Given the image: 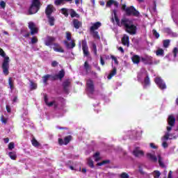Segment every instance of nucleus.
<instances>
[{
	"instance_id": "obj_1",
	"label": "nucleus",
	"mask_w": 178,
	"mask_h": 178,
	"mask_svg": "<svg viewBox=\"0 0 178 178\" xmlns=\"http://www.w3.org/2000/svg\"><path fill=\"white\" fill-rule=\"evenodd\" d=\"M122 24L126 33H128L131 35L137 34V26L133 24V21L127 18L126 20L122 21Z\"/></svg>"
},
{
	"instance_id": "obj_2",
	"label": "nucleus",
	"mask_w": 178,
	"mask_h": 178,
	"mask_svg": "<svg viewBox=\"0 0 178 178\" xmlns=\"http://www.w3.org/2000/svg\"><path fill=\"white\" fill-rule=\"evenodd\" d=\"M0 56L4 58L3 63L1 65V68L3 70V73L4 76L9 75V56H6V53L3 51L2 48H0Z\"/></svg>"
},
{
	"instance_id": "obj_3",
	"label": "nucleus",
	"mask_w": 178,
	"mask_h": 178,
	"mask_svg": "<svg viewBox=\"0 0 178 178\" xmlns=\"http://www.w3.org/2000/svg\"><path fill=\"white\" fill-rule=\"evenodd\" d=\"M121 9L125 12L127 16H134V17L140 16V12L133 6L127 7L126 4H122Z\"/></svg>"
},
{
	"instance_id": "obj_4",
	"label": "nucleus",
	"mask_w": 178,
	"mask_h": 178,
	"mask_svg": "<svg viewBox=\"0 0 178 178\" xmlns=\"http://www.w3.org/2000/svg\"><path fill=\"white\" fill-rule=\"evenodd\" d=\"M41 9L40 0H31V6L29 8V15H34Z\"/></svg>"
},
{
	"instance_id": "obj_5",
	"label": "nucleus",
	"mask_w": 178,
	"mask_h": 178,
	"mask_svg": "<svg viewBox=\"0 0 178 178\" xmlns=\"http://www.w3.org/2000/svg\"><path fill=\"white\" fill-rule=\"evenodd\" d=\"M86 90L91 95L95 92V86L94 85V81L92 79H88L86 81Z\"/></svg>"
},
{
	"instance_id": "obj_6",
	"label": "nucleus",
	"mask_w": 178,
	"mask_h": 178,
	"mask_svg": "<svg viewBox=\"0 0 178 178\" xmlns=\"http://www.w3.org/2000/svg\"><path fill=\"white\" fill-rule=\"evenodd\" d=\"M154 83L158 86L160 90H166V83H164L163 79L161 77H156L154 79Z\"/></svg>"
},
{
	"instance_id": "obj_7",
	"label": "nucleus",
	"mask_w": 178,
	"mask_h": 178,
	"mask_svg": "<svg viewBox=\"0 0 178 178\" xmlns=\"http://www.w3.org/2000/svg\"><path fill=\"white\" fill-rule=\"evenodd\" d=\"M82 51L83 56L88 57L90 56V51L88 50V45L87 44V40H83L81 41Z\"/></svg>"
},
{
	"instance_id": "obj_8",
	"label": "nucleus",
	"mask_w": 178,
	"mask_h": 178,
	"mask_svg": "<svg viewBox=\"0 0 178 178\" xmlns=\"http://www.w3.org/2000/svg\"><path fill=\"white\" fill-rule=\"evenodd\" d=\"M73 140V136L71 135L67 136L64 138V139L58 138V144L60 145H67L70 141Z\"/></svg>"
},
{
	"instance_id": "obj_9",
	"label": "nucleus",
	"mask_w": 178,
	"mask_h": 178,
	"mask_svg": "<svg viewBox=\"0 0 178 178\" xmlns=\"http://www.w3.org/2000/svg\"><path fill=\"white\" fill-rule=\"evenodd\" d=\"M113 13L114 15V19L115 20V22L117 23V25L119 27H122L123 26V21L124 20L126 21L127 18L124 17L121 19V22H120V20L119 19V17H118V10H113Z\"/></svg>"
},
{
	"instance_id": "obj_10",
	"label": "nucleus",
	"mask_w": 178,
	"mask_h": 178,
	"mask_svg": "<svg viewBox=\"0 0 178 178\" xmlns=\"http://www.w3.org/2000/svg\"><path fill=\"white\" fill-rule=\"evenodd\" d=\"M141 62L144 63V65H154V59L152 56H146L145 57H141Z\"/></svg>"
},
{
	"instance_id": "obj_11",
	"label": "nucleus",
	"mask_w": 178,
	"mask_h": 178,
	"mask_svg": "<svg viewBox=\"0 0 178 178\" xmlns=\"http://www.w3.org/2000/svg\"><path fill=\"white\" fill-rule=\"evenodd\" d=\"M29 29L31 30V35H34L38 33V29L35 27V24L33 22L29 23Z\"/></svg>"
},
{
	"instance_id": "obj_12",
	"label": "nucleus",
	"mask_w": 178,
	"mask_h": 178,
	"mask_svg": "<svg viewBox=\"0 0 178 178\" xmlns=\"http://www.w3.org/2000/svg\"><path fill=\"white\" fill-rule=\"evenodd\" d=\"M72 84V81H70V79H66L63 83V88L64 92L65 94H69V87H70V85Z\"/></svg>"
},
{
	"instance_id": "obj_13",
	"label": "nucleus",
	"mask_w": 178,
	"mask_h": 178,
	"mask_svg": "<svg viewBox=\"0 0 178 178\" xmlns=\"http://www.w3.org/2000/svg\"><path fill=\"white\" fill-rule=\"evenodd\" d=\"M54 41H56V38L54 36H47L46 40L44 41V44L47 47H51V45H54L55 43H54Z\"/></svg>"
},
{
	"instance_id": "obj_14",
	"label": "nucleus",
	"mask_w": 178,
	"mask_h": 178,
	"mask_svg": "<svg viewBox=\"0 0 178 178\" xmlns=\"http://www.w3.org/2000/svg\"><path fill=\"white\" fill-rule=\"evenodd\" d=\"M55 10V7L52 4L47 5V8H45V15L46 16H51L52 13H54Z\"/></svg>"
},
{
	"instance_id": "obj_15",
	"label": "nucleus",
	"mask_w": 178,
	"mask_h": 178,
	"mask_svg": "<svg viewBox=\"0 0 178 178\" xmlns=\"http://www.w3.org/2000/svg\"><path fill=\"white\" fill-rule=\"evenodd\" d=\"M122 45L130 47V38L129 35L124 34L121 39Z\"/></svg>"
},
{
	"instance_id": "obj_16",
	"label": "nucleus",
	"mask_w": 178,
	"mask_h": 178,
	"mask_svg": "<svg viewBox=\"0 0 178 178\" xmlns=\"http://www.w3.org/2000/svg\"><path fill=\"white\" fill-rule=\"evenodd\" d=\"M140 147H136L133 151V155L136 158H140V156H144V151L140 150Z\"/></svg>"
},
{
	"instance_id": "obj_17",
	"label": "nucleus",
	"mask_w": 178,
	"mask_h": 178,
	"mask_svg": "<svg viewBox=\"0 0 178 178\" xmlns=\"http://www.w3.org/2000/svg\"><path fill=\"white\" fill-rule=\"evenodd\" d=\"M64 44L67 49H73L76 47V42L74 40H72L70 42L67 40L64 41Z\"/></svg>"
},
{
	"instance_id": "obj_18",
	"label": "nucleus",
	"mask_w": 178,
	"mask_h": 178,
	"mask_svg": "<svg viewBox=\"0 0 178 178\" xmlns=\"http://www.w3.org/2000/svg\"><path fill=\"white\" fill-rule=\"evenodd\" d=\"M101 26H102V24L100 22H97L92 24L90 28V31H95L96 30H98Z\"/></svg>"
},
{
	"instance_id": "obj_19",
	"label": "nucleus",
	"mask_w": 178,
	"mask_h": 178,
	"mask_svg": "<svg viewBox=\"0 0 178 178\" xmlns=\"http://www.w3.org/2000/svg\"><path fill=\"white\" fill-rule=\"evenodd\" d=\"M168 123L169 126L173 127L175 126V123H176V118L173 115H169L168 119Z\"/></svg>"
},
{
	"instance_id": "obj_20",
	"label": "nucleus",
	"mask_w": 178,
	"mask_h": 178,
	"mask_svg": "<svg viewBox=\"0 0 178 178\" xmlns=\"http://www.w3.org/2000/svg\"><path fill=\"white\" fill-rule=\"evenodd\" d=\"M54 47H53V49L55 51V52H60L61 54L65 52V50L59 45V44L54 43Z\"/></svg>"
},
{
	"instance_id": "obj_21",
	"label": "nucleus",
	"mask_w": 178,
	"mask_h": 178,
	"mask_svg": "<svg viewBox=\"0 0 178 178\" xmlns=\"http://www.w3.org/2000/svg\"><path fill=\"white\" fill-rule=\"evenodd\" d=\"M131 60L134 65H138L141 60L140 56L135 54L131 57Z\"/></svg>"
},
{
	"instance_id": "obj_22",
	"label": "nucleus",
	"mask_w": 178,
	"mask_h": 178,
	"mask_svg": "<svg viewBox=\"0 0 178 178\" xmlns=\"http://www.w3.org/2000/svg\"><path fill=\"white\" fill-rule=\"evenodd\" d=\"M72 23L74 29H76V30H79V29H80V27H81L82 26L81 22L79 21V19H74Z\"/></svg>"
},
{
	"instance_id": "obj_23",
	"label": "nucleus",
	"mask_w": 178,
	"mask_h": 178,
	"mask_svg": "<svg viewBox=\"0 0 178 178\" xmlns=\"http://www.w3.org/2000/svg\"><path fill=\"white\" fill-rule=\"evenodd\" d=\"M72 0H55L54 4L56 6H59L60 5H65V3H66V2H70V3H72Z\"/></svg>"
},
{
	"instance_id": "obj_24",
	"label": "nucleus",
	"mask_w": 178,
	"mask_h": 178,
	"mask_svg": "<svg viewBox=\"0 0 178 178\" xmlns=\"http://www.w3.org/2000/svg\"><path fill=\"white\" fill-rule=\"evenodd\" d=\"M49 26H55V17L51 15L47 16Z\"/></svg>"
},
{
	"instance_id": "obj_25",
	"label": "nucleus",
	"mask_w": 178,
	"mask_h": 178,
	"mask_svg": "<svg viewBox=\"0 0 178 178\" xmlns=\"http://www.w3.org/2000/svg\"><path fill=\"white\" fill-rule=\"evenodd\" d=\"M147 156L148 159H150V161H152V162H157L158 158L156 156L151 153H147Z\"/></svg>"
},
{
	"instance_id": "obj_26",
	"label": "nucleus",
	"mask_w": 178,
	"mask_h": 178,
	"mask_svg": "<svg viewBox=\"0 0 178 178\" xmlns=\"http://www.w3.org/2000/svg\"><path fill=\"white\" fill-rule=\"evenodd\" d=\"M118 72V70L116 69V67H113V70L110 72V74L108 75L107 79L108 80H111V79H112L113 77V76H115L116 73Z\"/></svg>"
},
{
	"instance_id": "obj_27",
	"label": "nucleus",
	"mask_w": 178,
	"mask_h": 178,
	"mask_svg": "<svg viewBox=\"0 0 178 178\" xmlns=\"http://www.w3.org/2000/svg\"><path fill=\"white\" fill-rule=\"evenodd\" d=\"M91 34L92 35L93 38L95 40H101V36H99V33L97 31H90Z\"/></svg>"
},
{
	"instance_id": "obj_28",
	"label": "nucleus",
	"mask_w": 178,
	"mask_h": 178,
	"mask_svg": "<svg viewBox=\"0 0 178 178\" xmlns=\"http://www.w3.org/2000/svg\"><path fill=\"white\" fill-rule=\"evenodd\" d=\"M84 69L86 70V74H88L89 72L91 70V66L88 64V61H86L83 65Z\"/></svg>"
},
{
	"instance_id": "obj_29",
	"label": "nucleus",
	"mask_w": 178,
	"mask_h": 178,
	"mask_svg": "<svg viewBox=\"0 0 178 178\" xmlns=\"http://www.w3.org/2000/svg\"><path fill=\"white\" fill-rule=\"evenodd\" d=\"M57 78L59 79V80H62L63 77H65V70H61L59 71L58 74H56Z\"/></svg>"
},
{
	"instance_id": "obj_30",
	"label": "nucleus",
	"mask_w": 178,
	"mask_h": 178,
	"mask_svg": "<svg viewBox=\"0 0 178 178\" xmlns=\"http://www.w3.org/2000/svg\"><path fill=\"white\" fill-rule=\"evenodd\" d=\"M51 74H46L44 76H43L42 77V80H43V83L44 84H45L47 86V84H48V80H49V79H51Z\"/></svg>"
},
{
	"instance_id": "obj_31",
	"label": "nucleus",
	"mask_w": 178,
	"mask_h": 178,
	"mask_svg": "<svg viewBox=\"0 0 178 178\" xmlns=\"http://www.w3.org/2000/svg\"><path fill=\"white\" fill-rule=\"evenodd\" d=\"M144 88L148 87V86L151 84V82L149 81V76L148 75H147L146 77L144 79Z\"/></svg>"
},
{
	"instance_id": "obj_32",
	"label": "nucleus",
	"mask_w": 178,
	"mask_h": 178,
	"mask_svg": "<svg viewBox=\"0 0 178 178\" xmlns=\"http://www.w3.org/2000/svg\"><path fill=\"white\" fill-rule=\"evenodd\" d=\"M70 12L71 17H80V15L77 14V13H76V11L74 9H70Z\"/></svg>"
},
{
	"instance_id": "obj_33",
	"label": "nucleus",
	"mask_w": 178,
	"mask_h": 178,
	"mask_svg": "<svg viewBox=\"0 0 178 178\" xmlns=\"http://www.w3.org/2000/svg\"><path fill=\"white\" fill-rule=\"evenodd\" d=\"M31 144L35 147H40V142L34 137L31 140Z\"/></svg>"
},
{
	"instance_id": "obj_34",
	"label": "nucleus",
	"mask_w": 178,
	"mask_h": 178,
	"mask_svg": "<svg viewBox=\"0 0 178 178\" xmlns=\"http://www.w3.org/2000/svg\"><path fill=\"white\" fill-rule=\"evenodd\" d=\"M8 156H10V159L13 161H16V159L17 158V155H16L15 152H10L8 153Z\"/></svg>"
},
{
	"instance_id": "obj_35",
	"label": "nucleus",
	"mask_w": 178,
	"mask_h": 178,
	"mask_svg": "<svg viewBox=\"0 0 178 178\" xmlns=\"http://www.w3.org/2000/svg\"><path fill=\"white\" fill-rule=\"evenodd\" d=\"M8 86H10V90H13V88H15V85L13 83V78H12V77L8 78Z\"/></svg>"
},
{
	"instance_id": "obj_36",
	"label": "nucleus",
	"mask_w": 178,
	"mask_h": 178,
	"mask_svg": "<svg viewBox=\"0 0 178 178\" xmlns=\"http://www.w3.org/2000/svg\"><path fill=\"white\" fill-rule=\"evenodd\" d=\"M169 45H170V40H164L163 41V46L164 48H168Z\"/></svg>"
},
{
	"instance_id": "obj_37",
	"label": "nucleus",
	"mask_w": 178,
	"mask_h": 178,
	"mask_svg": "<svg viewBox=\"0 0 178 178\" xmlns=\"http://www.w3.org/2000/svg\"><path fill=\"white\" fill-rule=\"evenodd\" d=\"M111 163V160H104L102 162L97 163V166H102L103 165H108Z\"/></svg>"
},
{
	"instance_id": "obj_38",
	"label": "nucleus",
	"mask_w": 178,
	"mask_h": 178,
	"mask_svg": "<svg viewBox=\"0 0 178 178\" xmlns=\"http://www.w3.org/2000/svg\"><path fill=\"white\" fill-rule=\"evenodd\" d=\"M158 158H159V166H161V168H164L165 163H163V161H162V157L161 156V155H158Z\"/></svg>"
},
{
	"instance_id": "obj_39",
	"label": "nucleus",
	"mask_w": 178,
	"mask_h": 178,
	"mask_svg": "<svg viewBox=\"0 0 178 178\" xmlns=\"http://www.w3.org/2000/svg\"><path fill=\"white\" fill-rule=\"evenodd\" d=\"M163 54H165V51L162 49H159L156 51V55L157 56H163Z\"/></svg>"
},
{
	"instance_id": "obj_40",
	"label": "nucleus",
	"mask_w": 178,
	"mask_h": 178,
	"mask_svg": "<svg viewBox=\"0 0 178 178\" xmlns=\"http://www.w3.org/2000/svg\"><path fill=\"white\" fill-rule=\"evenodd\" d=\"M154 178H159L161 177V172L159 170H154L152 173Z\"/></svg>"
},
{
	"instance_id": "obj_41",
	"label": "nucleus",
	"mask_w": 178,
	"mask_h": 178,
	"mask_svg": "<svg viewBox=\"0 0 178 178\" xmlns=\"http://www.w3.org/2000/svg\"><path fill=\"white\" fill-rule=\"evenodd\" d=\"M30 83L31 91H33V90H37V83H34L33 81H30Z\"/></svg>"
},
{
	"instance_id": "obj_42",
	"label": "nucleus",
	"mask_w": 178,
	"mask_h": 178,
	"mask_svg": "<svg viewBox=\"0 0 178 178\" xmlns=\"http://www.w3.org/2000/svg\"><path fill=\"white\" fill-rule=\"evenodd\" d=\"M92 51L94 52V55L95 56H97V44L95 43L92 42Z\"/></svg>"
},
{
	"instance_id": "obj_43",
	"label": "nucleus",
	"mask_w": 178,
	"mask_h": 178,
	"mask_svg": "<svg viewBox=\"0 0 178 178\" xmlns=\"http://www.w3.org/2000/svg\"><path fill=\"white\" fill-rule=\"evenodd\" d=\"M67 8H61V13L67 17L69 16V13L67 12Z\"/></svg>"
},
{
	"instance_id": "obj_44",
	"label": "nucleus",
	"mask_w": 178,
	"mask_h": 178,
	"mask_svg": "<svg viewBox=\"0 0 178 178\" xmlns=\"http://www.w3.org/2000/svg\"><path fill=\"white\" fill-rule=\"evenodd\" d=\"M94 158H95V162H98V161L101 160V157H99V152H96L94 155H93Z\"/></svg>"
},
{
	"instance_id": "obj_45",
	"label": "nucleus",
	"mask_w": 178,
	"mask_h": 178,
	"mask_svg": "<svg viewBox=\"0 0 178 178\" xmlns=\"http://www.w3.org/2000/svg\"><path fill=\"white\" fill-rule=\"evenodd\" d=\"M88 166H90V168L93 169V168H94V161H92V159H88Z\"/></svg>"
},
{
	"instance_id": "obj_46",
	"label": "nucleus",
	"mask_w": 178,
	"mask_h": 178,
	"mask_svg": "<svg viewBox=\"0 0 178 178\" xmlns=\"http://www.w3.org/2000/svg\"><path fill=\"white\" fill-rule=\"evenodd\" d=\"M0 120L1 122H3L4 124H6L8 123V118H5L3 115H2L0 118Z\"/></svg>"
},
{
	"instance_id": "obj_47",
	"label": "nucleus",
	"mask_w": 178,
	"mask_h": 178,
	"mask_svg": "<svg viewBox=\"0 0 178 178\" xmlns=\"http://www.w3.org/2000/svg\"><path fill=\"white\" fill-rule=\"evenodd\" d=\"M66 38L67 41H72V33L70 32H66Z\"/></svg>"
},
{
	"instance_id": "obj_48",
	"label": "nucleus",
	"mask_w": 178,
	"mask_h": 178,
	"mask_svg": "<svg viewBox=\"0 0 178 178\" xmlns=\"http://www.w3.org/2000/svg\"><path fill=\"white\" fill-rule=\"evenodd\" d=\"M152 33H153V35H154V37H156V38H159L160 35H159V33H158V31H156V30L153 29V30H152Z\"/></svg>"
},
{
	"instance_id": "obj_49",
	"label": "nucleus",
	"mask_w": 178,
	"mask_h": 178,
	"mask_svg": "<svg viewBox=\"0 0 178 178\" xmlns=\"http://www.w3.org/2000/svg\"><path fill=\"white\" fill-rule=\"evenodd\" d=\"M31 44H37L38 42V38L37 37H33L31 40Z\"/></svg>"
},
{
	"instance_id": "obj_50",
	"label": "nucleus",
	"mask_w": 178,
	"mask_h": 178,
	"mask_svg": "<svg viewBox=\"0 0 178 178\" xmlns=\"http://www.w3.org/2000/svg\"><path fill=\"white\" fill-rule=\"evenodd\" d=\"M15 148V143L13 142H10L8 144V149H10V151H12V149H13Z\"/></svg>"
},
{
	"instance_id": "obj_51",
	"label": "nucleus",
	"mask_w": 178,
	"mask_h": 178,
	"mask_svg": "<svg viewBox=\"0 0 178 178\" xmlns=\"http://www.w3.org/2000/svg\"><path fill=\"white\" fill-rule=\"evenodd\" d=\"M172 54L174 55V58H176L177 56V54H178V49H177V47H175L173 49Z\"/></svg>"
},
{
	"instance_id": "obj_52",
	"label": "nucleus",
	"mask_w": 178,
	"mask_h": 178,
	"mask_svg": "<svg viewBox=\"0 0 178 178\" xmlns=\"http://www.w3.org/2000/svg\"><path fill=\"white\" fill-rule=\"evenodd\" d=\"M46 105H47V106H54V105L55 108L58 106V105L55 104V101L48 102Z\"/></svg>"
},
{
	"instance_id": "obj_53",
	"label": "nucleus",
	"mask_w": 178,
	"mask_h": 178,
	"mask_svg": "<svg viewBox=\"0 0 178 178\" xmlns=\"http://www.w3.org/2000/svg\"><path fill=\"white\" fill-rule=\"evenodd\" d=\"M120 178H129V174L126 173V172H122L120 175Z\"/></svg>"
},
{
	"instance_id": "obj_54",
	"label": "nucleus",
	"mask_w": 178,
	"mask_h": 178,
	"mask_svg": "<svg viewBox=\"0 0 178 178\" xmlns=\"http://www.w3.org/2000/svg\"><path fill=\"white\" fill-rule=\"evenodd\" d=\"M114 3V0H109L107 3H106V6L107 8H109V6H112V5H113Z\"/></svg>"
},
{
	"instance_id": "obj_55",
	"label": "nucleus",
	"mask_w": 178,
	"mask_h": 178,
	"mask_svg": "<svg viewBox=\"0 0 178 178\" xmlns=\"http://www.w3.org/2000/svg\"><path fill=\"white\" fill-rule=\"evenodd\" d=\"M0 6L2 8V9H5V8H6V3H5L3 1H1L0 2Z\"/></svg>"
},
{
	"instance_id": "obj_56",
	"label": "nucleus",
	"mask_w": 178,
	"mask_h": 178,
	"mask_svg": "<svg viewBox=\"0 0 178 178\" xmlns=\"http://www.w3.org/2000/svg\"><path fill=\"white\" fill-rule=\"evenodd\" d=\"M58 63H57L56 60H54L51 62V66L52 67H56V66H58Z\"/></svg>"
},
{
	"instance_id": "obj_57",
	"label": "nucleus",
	"mask_w": 178,
	"mask_h": 178,
	"mask_svg": "<svg viewBox=\"0 0 178 178\" xmlns=\"http://www.w3.org/2000/svg\"><path fill=\"white\" fill-rule=\"evenodd\" d=\"M50 79H51L52 81H55V80H58V76L56 74L54 76L51 75Z\"/></svg>"
},
{
	"instance_id": "obj_58",
	"label": "nucleus",
	"mask_w": 178,
	"mask_h": 178,
	"mask_svg": "<svg viewBox=\"0 0 178 178\" xmlns=\"http://www.w3.org/2000/svg\"><path fill=\"white\" fill-rule=\"evenodd\" d=\"M111 58L113 59V60H114L115 65H118L119 64V61H118V58H116V57L112 56Z\"/></svg>"
},
{
	"instance_id": "obj_59",
	"label": "nucleus",
	"mask_w": 178,
	"mask_h": 178,
	"mask_svg": "<svg viewBox=\"0 0 178 178\" xmlns=\"http://www.w3.org/2000/svg\"><path fill=\"white\" fill-rule=\"evenodd\" d=\"M150 147H151L153 149H158V146L155 145V144H154V143H150Z\"/></svg>"
},
{
	"instance_id": "obj_60",
	"label": "nucleus",
	"mask_w": 178,
	"mask_h": 178,
	"mask_svg": "<svg viewBox=\"0 0 178 178\" xmlns=\"http://www.w3.org/2000/svg\"><path fill=\"white\" fill-rule=\"evenodd\" d=\"M139 172L140 173V175H145V172H144L141 166H139Z\"/></svg>"
},
{
	"instance_id": "obj_61",
	"label": "nucleus",
	"mask_w": 178,
	"mask_h": 178,
	"mask_svg": "<svg viewBox=\"0 0 178 178\" xmlns=\"http://www.w3.org/2000/svg\"><path fill=\"white\" fill-rule=\"evenodd\" d=\"M100 63L102 66H104L105 65V61L104 60V58H102V56H100Z\"/></svg>"
},
{
	"instance_id": "obj_62",
	"label": "nucleus",
	"mask_w": 178,
	"mask_h": 178,
	"mask_svg": "<svg viewBox=\"0 0 178 178\" xmlns=\"http://www.w3.org/2000/svg\"><path fill=\"white\" fill-rule=\"evenodd\" d=\"M44 104H48V96L47 95H44Z\"/></svg>"
},
{
	"instance_id": "obj_63",
	"label": "nucleus",
	"mask_w": 178,
	"mask_h": 178,
	"mask_svg": "<svg viewBox=\"0 0 178 178\" xmlns=\"http://www.w3.org/2000/svg\"><path fill=\"white\" fill-rule=\"evenodd\" d=\"M6 111L8 113H10V112H12V110L10 109V106H9L8 105L6 106Z\"/></svg>"
},
{
	"instance_id": "obj_64",
	"label": "nucleus",
	"mask_w": 178,
	"mask_h": 178,
	"mask_svg": "<svg viewBox=\"0 0 178 178\" xmlns=\"http://www.w3.org/2000/svg\"><path fill=\"white\" fill-rule=\"evenodd\" d=\"M172 173H173V172L170 171L169 173H168V178H172Z\"/></svg>"
}]
</instances>
